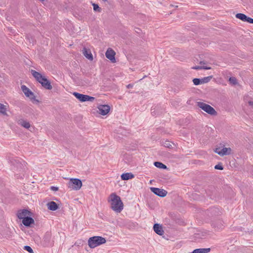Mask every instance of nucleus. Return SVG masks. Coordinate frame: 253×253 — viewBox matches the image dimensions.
<instances>
[{
	"instance_id": "f257e3e1",
	"label": "nucleus",
	"mask_w": 253,
	"mask_h": 253,
	"mask_svg": "<svg viewBox=\"0 0 253 253\" xmlns=\"http://www.w3.org/2000/svg\"><path fill=\"white\" fill-rule=\"evenodd\" d=\"M108 202L111 205V209L117 213H120L123 210L124 204L120 196L115 193H111L108 198Z\"/></svg>"
},
{
	"instance_id": "f03ea898",
	"label": "nucleus",
	"mask_w": 253,
	"mask_h": 253,
	"mask_svg": "<svg viewBox=\"0 0 253 253\" xmlns=\"http://www.w3.org/2000/svg\"><path fill=\"white\" fill-rule=\"evenodd\" d=\"M31 73L36 80L41 84L42 87L48 90L52 89V86L50 81L42 76L41 73L35 70H32Z\"/></svg>"
},
{
	"instance_id": "7ed1b4c3",
	"label": "nucleus",
	"mask_w": 253,
	"mask_h": 253,
	"mask_svg": "<svg viewBox=\"0 0 253 253\" xmlns=\"http://www.w3.org/2000/svg\"><path fill=\"white\" fill-rule=\"evenodd\" d=\"M106 242L105 238L101 236H93L89 238L88 245L90 248H94L97 246L105 244Z\"/></svg>"
},
{
	"instance_id": "20e7f679",
	"label": "nucleus",
	"mask_w": 253,
	"mask_h": 253,
	"mask_svg": "<svg viewBox=\"0 0 253 253\" xmlns=\"http://www.w3.org/2000/svg\"><path fill=\"white\" fill-rule=\"evenodd\" d=\"M82 186V182L79 178H71L68 183V188L72 190H79L81 188Z\"/></svg>"
},
{
	"instance_id": "39448f33",
	"label": "nucleus",
	"mask_w": 253,
	"mask_h": 253,
	"mask_svg": "<svg viewBox=\"0 0 253 253\" xmlns=\"http://www.w3.org/2000/svg\"><path fill=\"white\" fill-rule=\"evenodd\" d=\"M198 106L210 115H215L217 114V112L215 109L209 104L201 102H198Z\"/></svg>"
},
{
	"instance_id": "423d86ee",
	"label": "nucleus",
	"mask_w": 253,
	"mask_h": 253,
	"mask_svg": "<svg viewBox=\"0 0 253 253\" xmlns=\"http://www.w3.org/2000/svg\"><path fill=\"white\" fill-rule=\"evenodd\" d=\"M73 94L77 99L82 102L86 101L93 102L95 100V97H94L81 94L77 92H73Z\"/></svg>"
},
{
	"instance_id": "0eeeda50",
	"label": "nucleus",
	"mask_w": 253,
	"mask_h": 253,
	"mask_svg": "<svg viewBox=\"0 0 253 253\" xmlns=\"http://www.w3.org/2000/svg\"><path fill=\"white\" fill-rule=\"evenodd\" d=\"M212 76H210L202 79L194 78L193 79L192 81L194 85H198L201 84L209 83L212 78Z\"/></svg>"
},
{
	"instance_id": "6e6552de",
	"label": "nucleus",
	"mask_w": 253,
	"mask_h": 253,
	"mask_svg": "<svg viewBox=\"0 0 253 253\" xmlns=\"http://www.w3.org/2000/svg\"><path fill=\"white\" fill-rule=\"evenodd\" d=\"M43 243L44 246L46 247L51 246L53 245V241H51V232H46L43 238Z\"/></svg>"
},
{
	"instance_id": "1a4fd4ad",
	"label": "nucleus",
	"mask_w": 253,
	"mask_h": 253,
	"mask_svg": "<svg viewBox=\"0 0 253 253\" xmlns=\"http://www.w3.org/2000/svg\"><path fill=\"white\" fill-rule=\"evenodd\" d=\"M150 190L154 194L162 198L166 196L168 193L166 190L159 188L151 187Z\"/></svg>"
},
{
	"instance_id": "9d476101",
	"label": "nucleus",
	"mask_w": 253,
	"mask_h": 253,
	"mask_svg": "<svg viewBox=\"0 0 253 253\" xmlns=\"http://www.w3.org/2000/svg\"><path fill=\"white\" fill-rule=\"evenodd\" d=\"M116 52L111 48H109L105 53V55L107 58L109 59L112 63H115L116 62L115 59Z\"/></svg>"
},
{
	"instance_id": "9b49d317",
	"label": "nucleus",
	"mask_w": 253,
	"mask_h": 253,
	"mask_svg": "<svg viewBox=\"0 0 253 253\" xmlns=\"http://www.w3.org/2000/svg\"><path fill=\"white\" fill-rule=\"evenodd\" d=\"M97 108L99 114L103 116L107 115L110 110V107L108 105H100Z\"/></svg>"
},
{
	"instance_id": "f8f14e48",
	"label": "nucleus",
	"mask_w": 253,
	"mask_h": 253,
	"mask_svg": "<svg viewBox=\"0 0 253 253\" xmlns=\"http://www.w3.org/2000/svg\"><path fill=\"white\" fill-rule=\"evenodd\" d=\"M31 212L26 209H23L22 210H20L18 211L17 213V216L19 219H24L27 216L30 215Z\"/></svg>"
},
{
	"instance_id": "ddd939ff",
	"label": "nucleus",
	"mask_w": 253,
	"mask_h": 253,
	"mask_svg": "<svg viewBox=\"0 0 253 253\" xmlns=\"http://www.w3.org/2000/svg\"><path fill=\"white\" fill-rule=\"evenodd\" d=\"M22 223L26 227H30L32 224L34 223V220L30 216H27L22 220Z\"/></svg>"
},
{
	"instance_id": "4468645a",
	"label": "nucleus",
	"mask_w": 253,
	"mask_h": 253,
	"mask_svg": "<svg viewBox=\"0 0 253 253\" xmlns=\"http://www.w3.org/2000/svg\"><path fill=\"white\" fill-rule=\"evenodd\" d=\"M153 229L155 232L159 235H162L164 233L162 225L158 223L154 224Z\"/></svg>"
},
{
	"instance_id": "2eb2a0df",
	"label": "nucleus",
	"mask_w": 253,
	"mask_h": 253,
	"mask_svg": "<svg viewBox=\"0 0 253 253\" xmlns=\"http://www.w3.org/2000/svg\"><path fill=\"white\" fill-rule=\"evenodd\" d=\"M83 53L84 55L88 59L91 61L93 60V56L89 49H87L85 47H84L83 49Z\"/></svg>"
},
{
	"instance_id": "dca6fc26",
	"label": "nucleus",
	"mask_w": 253,
	"mask_h": 253,
	"mask_svg": "<svg viewBox=\"0 0 253 253\" xmlns=\"http://www.w3.org/2000/svg\"><path fill=\"white\" fill-rule=\"evenodd\" d=\"M21 89L22 91L24 92V94L26 96L28 97H30L31 96L33 95V92L26 85H22L21 86Z\"/></svg>"
},
{
	"instance_id": "f3484780",
	"label": "nucleus",
	"mask_w": 253,
	"mask_h": 253,
	"mask_svg": "<svg viewBox=\"0 0 253 253\" xmlns=\"http://www.w3.org/2000/svg\"><path fill=\"white\" fill-rule=\"evenodd\" d=\"M48 210L52 211L57 210L59 208L58 205L54 201H51L47 204Z\"/></svg>"
},
{
	"instance_id": "a211bd4d",
	"label": "nucleus",
	"mask_w": 253,
	"mask_h": 253,
	"mask_svg": "<svg viewBox=\"0 0 253 253\" xmlns=\"http://www.w3.org/2000/svg\"><path fill=\"white\" fill-rule=\"evenodd\" d=\"M134 175L130 172L124 173L121 175L123 180H127L134 178Z\"/></svg>"
},
{
	"instance_id": "6ab92c4d",
	"label": "nucleus",
	"mask_w": 253,
	"mask_h": 253,
	"mask_svg": "<svg viewBox=\"0 0 253 253\" xmlns=\"http://www.w3.org/2000/svg\"><path fill=\"white\" fill-rule=\"evenodd\" d=\"M223 221L220 219H218L216 221H213L211 225L213 227L216 228L217 229H220L223 226Z\"/></svg>"
},
{
	"instance_id": "aec40b11",
	"label": "nucleus",
	"mask_w": 253,
	"mask_h": 253,
	"mask_svg": "<svg viewBox=\"0 0 253 253\" xmlns=\"http://www.w3.org/2000/svg\"><path fill=\"white\" fill-rule=\"evenodd\" d=\"M208 212H209L211 216H215L218 214H220L221 211L219 209L217 208L212 207L208 210Z\"/></svg>"
},
{
	"instance_id": "412c9836",
	"label": "nucleus",
	"mask_w": 253,
	"mask_h": 253,
	"mask_svg": "<svg viewBox=\"0 0 253 253\" xmlns=\"http://www.w3.org/2000/svg\"><path fill=\"white\" fill-rule=\"evenodd\" d=\"M232 150L230 148L224 147L221 150V152H219V155L223 156L224 155H228L231 153Z\"/></svg>"
},
{
	"instance_id": "4be33fe9",
	"label": "nucleus",
	"mask_w": 253,
	"mask_h": 253,
	"mask_svg": "<svg viewBox=\"0 0 253 253\" xmlns=\"http://www.w3.org/2000/svg\"><path fill=\"white\" fill-rule=\"evenodd\" d=\"M18 124L26 128H29L31 126L29 122L23 119L19 120Z\"/></svg>"
},
{
	"instance_id": "5701e85b",
	"label": "nucleus",
	"mask_w": 253,
	"mask_h": 253,
	"mask_svg": "<svg viewBox=\"0 0 253 253\" xmlns=\"http://www.w3.org/2000/svg\"><path fill=\"white\" fill-rule=\"evenodd\" d=\"M154 165L155 167L159 169H167V166L160 162H155L154 163Z\"/></svg>"
},
{
	"instance_id": "b1692460",
	"label": "nucleus",
	"mask_w": 253,
	"mask_h": 253,
	"mask_svg": "<svg viewBox=\"0 0 253 253\" xmlns=\"http://www.w3.org/2000/svg\"><path fill=\"white\" fill-rule=\"evenodd\" d=\"M12 164L16 167L18 169H21L23 165L18 159H13L11 161Z\"/></svg>"
},
{
	"instance_id": "393cba45",
	"label": "nucleus",
	"mask_w": 253,
	"mask_h": 253,
	"mask_svg": "<svg viewBox=\"0 0 253 253\" xmlns=\"http://www.w3.org/2000/svg\"><path fill=\"white\" fill-rule=\"evenodd\" d=\"M235 16L237 18L239 19L244 22L246 21L247 17L246 15L241 13L236 14Z\"/></svg>"
},
{
	"instance_id": "a878e982",
	"label": "nucleus",
	"mask_w": 253,
	"mask_h": 253,
	"mask_svg": "<svg viewBox=\"0 0 253 253\" xmlns=\"http://www.w3.org/2000/svg\"><path fill=\"white\" fill-rule=\"evenodd\" d=\"M7 108L5 105L0 103V114L3 115H7Z\"/></svg>"
},
{
	"instance_id": "bb28decb",
	"label": "nucleus",
	"mask_w": 253,
	"mask_h": 253,
	"mask_svg": "<svg viewBox=\"0 0 253 253\" xmlns=\"http://www.w3.org/2000/svg\"><path fill=\"white\" fill-rule=\"evenodd\" d=\"M192 69H195V70H201V69L209 70V69H211V68L210 67H207V66H195L192 67Z\"/></svg>"
},
{
	"instance_id": "cd10ccee",
	"label": "nucleus",
	"mask_w": 253,
	"mask_h": 253,
	"mask_svg": "<svg viewBox=\"0 0 253 253\" xmlns=\"http://www.w3.org/2000/svg\"><path fill=\"white\" fill-rule=\"evenodd\" d=\"M92 6L93 7V10L95 11L101 12V8L98 6L97 4L93 3Z\"/></svg>"
},
{
	"instance_id": "c85d7f7f",
	"label": "nucleus",
	"mask_w": 253,
	"mask_h": 253,
	"mask_svg": "<svg viewBox=\"0 0 253 253\" xmlns=\"http://www.w3.org/2000/svg\"><path fill=\"white\" fill-rule=\"evenodd\" d=\"M163 145L164 147L169 149L172 148L171 142L169 141H165V142L163 144Z\"/></svg>"
},
{
	"instance_id": "c756f323",
	"label": "nucleus",
	"mask_w": 253,
	"mask_h": 253,
	"mask_svg": "<svg viewBox=\"0 0 253 253\" xmlns=\"http://www.w3.org/2000/svg\"><path fill=\"white\" fill-rule=\"evenodd\" d=\"M29 98L32 100V101L34 103H38L40 102L39 100L36 98V97L34 93L33 96H31Z\"/></svg>"
},
{
	"instance_id": "7c9ffc66",
	"label": "nucleus",
	"mask_w": 253,
	"mask_h": 253,
	"mask_svg": "<svg viewBox=\"0 0 253 253\" xmlns=\"http://www.w3.org/2000/svg\"><path fill=\"white\" fill-rule=\"evenodd\" d=\"M23 249L29 253H34L33 249L29 246H25Z\"/></svg>"
},
{
	"instance_id": "2f4dec72",
	"label": "nucleus",
	"mask_w": 253,
	"mask_h": 253,
	"mask_svg": "<svg viewBox=\"0 0 253 253\" xmlns=\"http://www.w3.org/2000/svg\"><path fill=\"white\" fill-rule=\"evenodd\" d=\"M229 81L233 84H237V79L235 77H230Z\"/></svg>"
},
{
	"instance_id": "473e14b6",
	"label": "nucleus",
	"mask_w": 253,
	"mask_h": 253,
	"mask_svg": "<svg viewBox=\"0 0 253 253\" xmlns=\"http://www.w3.org/2000/svg\"><path fill=\"white\" fill-rule=\"evenodd\" d=\"M214 169H218V170H223V167L222 165V164L220 163H219L217 165L215 166Z\"/></svg>"
},
{
	"instance_id": "72a5a7b5",
	"label": "nucleus",
	"mask_w": 253,
	"mask_h": 253,
	"mask_svg": "<svg viewBox=\"0 0 253 253\" xmlns=\"http://www.w3.org/2000/svg\"><path fill=\"white\" fill-rule=\"evenodd\" d=\"M245 22H247L250 24H253V19L247 16Z\"/></svg>"
},
{
	"instance_id": "f704fd0d",
	"label": "nucleus",
	"mask_w": 253,
	"mask_h": 253,
	"mask_svg": "<svg viewBox=\"0 0 253 253\" xmlns=\"http://www.w3.org/2000/svg\"><path fill=\"white\" fill-rule=\"evenodd\" d=\"M221 149L220 148H216L214 150V152L219 155L220 153H219V152H221Z\"/></svg>"
},
{
	"instance_id": "c9c22d12",
	"label": "nucleus",
	"mask_w": 253,
	"mask_h": 253,
	"mask_svg": "<svg viewBox=\"0 0 253 253\" xmlns=\"http://www.w3.org/2000/svg\"><path fill=\"white\" fill-rule=\"evenodd\" d=\"M50 189L54 191H57L58 190V187H55V186H51L50 187Z\"/></svg>"
},
{
	"instance_id": "e433bc0d",
	"label": "nucleus",
	"mask_w": 253,
	"mask_h": 253,
	"mask_svg": "<svg viewBox=\"0 0 253 253\" xmlns=\"http://www.w3.org/2000/svg\"><path fill=\"white\" fill-rule=\"evenodd\" d=\"M135 32L138 34H139L141 32V30L139 28H135Z\"/></svg>"
},
{
	"instance_id": "4c0bfd02",
	"label": "nucleus",
	"mask_w": 253,
	"mask_h": 253,
	"mask_svg": "<svg viewBox=\"0 0 253 253\" xmlns=\"http://www.w3.org/2000/svg\"><path fill=\"white\" fill-rule=\"evenodd\" d=\"M151 114L154 116L156 115V113H155V108H153L151 109Z\"/></svg>"
},
{
	"instance_id": "58836bf2",
	"label": "nucleus",
	"mask_w": 253,
	"mask_h": 253,
	"mask_svg": "<svg viewBox=\"0 0 253 253\" xmlns=\"http://www.w3.org/2000/svg\"><path fill=\"white\" fill-rule=\"evenodd\" d=\"M132 86H133V85H132V84H128L126 86V87H127V88H131V87H132Z\"/></svg>"
},
{
	"instance_id": "ea45409f",
	"label": "nucleus",
	"mask_w": 253,
	"mask_h": 253,
	"mask_svg": "<svg viewBox=\"0 0 253 253\" xmlns=\"http://www.w3.org/2000/svg\"><path fill=\"white\" fill-rule=\"evenodd\" d=\"M249 104L250 106H253V101H249Z\"/></svg>"
},
{
	"instance_id": "a19ab883",
	"label": "nucleus",
	"mask_w": 253,
	"mask_h": 253,
	"mask_svg": "<svg viewBox=\"0 0 253 253\" xmlns=\"http://www.w3.org/2000/svg\"><path fill=\"white\" fill-rule=\"evenodd\" d=\"M200 64H206V63H205L204 61H200Z\"/></svg>"
},
{
	"instance_id": "79ce46f5",
	"label": "nucleus",
	"mask_w": 253,
	"mask_h": 253,
	"mask_svg": "<svg viewBox=\"0 0 253 253\" xmlns=\"http://www.w3.org/2000/svg\"><path fill=\"white\" fill-rule=\"evenodd\" d=\"M146 77V76H143V77L142 79H140V80H142L143 79H144V78H145Z\"/></svg>"
},
{
	"instance_id": "37998d69",
	"label": "nucleus",
	"mask_w": 253,
	"mask_h": 253,
	"mask_svg": "<svg viewBox=\"0 0 253 253\" xmlns=\"http://www.w3.org/2000/svg\"><path fill=\"white\" fill-rule=\"evenodd\" d=\"M103 0V1H107V0Z\"/></svg>"
}]
</instances>
